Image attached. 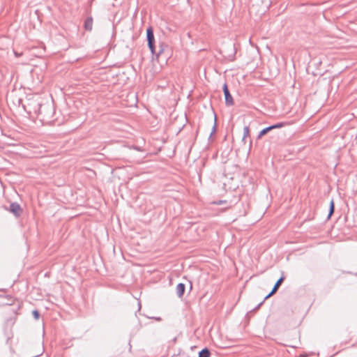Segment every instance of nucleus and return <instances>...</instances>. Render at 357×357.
<instances>
[{
	"mask_svg": "<svg viewBox=\"0 0 357 357\" xmlns=\"http://www.w3.org/2000/svg\"><path fill=\"white\" fill-rule=\"evenodd\" d=\"M211 353L210 351L207 348L203 349L199 353V357H210Z\"/></svg>",
	"mask_w": 357,
	"mask_h": 357,
	"instance_id": "9",
	"label": "nucleus"
},
{
	"mask_svg": "<svg viewBox=\"0 0 357 357\" xmlns=\"http://www.w3.org/2000/svg\"><path fill=\"white\" fill-rule=\"evenodd\" d=\"M214 132H215V127H213V128H212V130L211 131V133H210V134H211V135H213V134H214Z\"/></svg>",
	"mask_w": 357,
	"mask_h": 357,
	"instance_id": "14",
	"label": "nucleus"
},
{
	"mask_svg": "<svg viewBox=\"0 0 357 357\" xmlns=\"http://www.w3.org/2000/svg\"><path fill=\"white\" fill-rule=\"evenodd\" d=\"M37 105L38 106V108L33 109V112L35 113H38L39 115L42 116V117L45 118L46 116L45 112H46L47 109L48 107H50V106L43 105L40 104H37Z\"/></svg>",
	"mask_w": 357,
	"mask_h": 357,
	"instance_id": "5",
	"label": "nucleus"
},
{
	"mask_svg": "<svg viewBox=\"0 0 357 357\" xmlns=\"http://www.w3.org/2000/svg\"><path fill=\"white\" fill-rule=\"evenodd\" d=\"M15 56H19L20 55V54L19 53H17V52H15Z\"/></svg>",
	"mask_w": 357,
	"mask_h": 357,
	"instance_id": "16",
	"label": "nucleus"
},
{
	"mask_svg": "<svg viewBox=\"0 0 357 357\" xmlns=\"http://www.w3.org/2000/svg\"><path fill=\"white\" fill-rule=\"evenodd\" d=\"M33 315L36 319H38L40 317V314L37 310L33 311Z\"/></svg>",
	"mask_w": 357,
	"mask_h": 357,
	"instance_id": "11",
	"label": "nucleus"
},
{
	"mask_svg": "<svg viewBox=\"0 0 357 357\" xmlns=\"http://www.w3.org/2000/svg\"><path fill=\"white\" fill-rule=\"evenodd\" d=\"M93 28V18L91 17H89L86 18L84 22V29L86 31H91Z\"/></svg>",
	"mask_w": 357,
	"mask_h": 357,
	"instance_id": "8",
	"label": "nucleus"
},
{
	"mask_svg": "<svg viewBox=\"0 0 357 357\" xmlns=\"http://www.w3.org/2000/svg\"><path fill=\"white\" fill-rule=\"evenodd\" d=\"M222 89H223V91H224V95H225V103L228 106H231L234 105V100H233V98L231 96V95L230 94L229 91V89H228V87H227V85L226 83L224 84L223 86H222Z\"/></svg>",
	"mask_w": 357,
	"mask_h": 357,
	"instance_id": "2",
	"label": "nucleus"
},
{
	"mask_svg": "<svg viewBox=\"0 0 357 357\" xmlns=\"http://www.w3.org/2000/svg\"><path fill=\"white\" fill-rule=\"evenodd\" d=\"M250 135H243L242 140L245 141L248 137H250Z\"/></svg>",
	"mask_w": 357,
	"mask_h": 357,
	"instance_id": "13",
	"label": "nucleus"
},
{
	"mask_svg": "<svg viewBox=\"0 0 357 357\" xmlns=\"http://www.w3.org/2000/svg\"><path fill=\"white\" fill-rule=\"evenodd\" d=\"M185 284H183V283H179L178 284H177L176 286V294L177 296L179 297V298H181L183 294H184V292H185Z\"/></svg>",
	"mask_w": 357,
	"mask_h": 357,
	"instance_id": "7",
	"label": "nucleus"
},
{
	"mask_svg": "<svg viewBox=\"0 0 357 357\" xmlns=\"http://www.w3.org/2000/svg\"><path fill=\"white\" fill-rule=\"evenodd\" d=\"M261 136H262V135H259V136H258V139H259Z\"/></svg>",
	"mask_w": 357,
	"mask_h": 357,
	"instance_id": "17",
	"label": "nucleus"
},
{
	"mask_svg": "<svg viewBox=\"0 0 357 357\" xmlns=\"http://www.w3.org/2000/svg\"><path fill=\"white\" fill-rule=\"evenodd\" d=\"M333 212H334V202H333V201H331V204H330L328 218H330L331 216V215L333 213Z\"/></svg>",
	"mask_w": 357,
	"mask_h": 357,
	"instance_id": "10",
	"label": "nucleus"
},
{
	"mask_svg": "<svg viewBox=\"0 0 357 357\" xmlns=\"http://www.w3.org/2000/svg\"><path fill=\"white\" fill-rule=\"evenodd\" d=\"M0 148H2V146H0Z\"/></svg>",
	"mask_w": 357,
	"mask_h": 357,
	"instance_id": "18",
	"label": "nucleus"
},
{
	"mask_svg": "<svg viewBox=\"0 0 357 357\" xmlns=\"http://www.w3.org/2000/svg\"><path fill=\"white\" fill-rule=\"evenodd\" d=\"M146 38L148 40V46L153 54H155V38L153 35V30L152 27H149L146 30Z\"/></svg>",
	"mask_w": 357,
	"mask_h": 357,
	"instance_id": "1",
	"label": "nucleus"
},
{
	"mask_svg": "<svg viewBox=\"0 0 357 357\" xmlns=\"http://www.w3.org/2000/svg\"><path fill=\"white\" fill-rule=\"evenodd\" d=\"M162 52V50H160V52L157 54V56H158Z\"/></svg>",
	"mask_w": 357,
	"mask_h": 357,
	"instance_id": "15",
	"label": "nucleus"
},
{
	"mask_svg": "<svg viewBox=\"0 0 357 357\" xmlns=\"http://www.w3.org/2000/svg\"><path fill=\"white\" fill-rule=\"evenodd\" d=\"M250 128L249 126H245L243 128V134H249Z\"/></svg>",
	"mask_w": 357,
	"mask_h": 357,
	"instance_id": "12",
	"label": "nucleus"
},
{
	"mask_svg": "<svg viewBox=\"0 0 357 357\" xmlns=\"http://www.w3.org/2000/svg\"><path fill=\"white\" fill-rule=\"evenodd\" d=\"M284 277H281L275 284L272 291L264 298V300L267 299L272 295H273L278 289L280 286L282 284V282L284 281Z\"/></svg>",
	"mask_w": 357,
	"mask_h": 357,
	"instance_id": "6",
	"label": "nucleus"
},
{
	"mask_svg": "<svg viewBox=\"0 0 357 357\" xmlns=\"http://www.w3.org/2000/svg\"><path fill=\"white\" fill-rule=\"evenodd\" d=\"M284 125L283 123H277L264 128H262L259 130V134H266L268 132L272 131L274 129L280 128L283 127Z\"/></svg>",
	"mask_w": 357,
	"mask_h": 357,
	"instance_id": "4",
	"label": "nucleus"
},
{
	"mask_svg": "<svg viewBox=\"0 0 357 357\" xmlns=\"http://www.w3.org/2000/svg\"><path fill=\"white\" fill-rule=\"evenodd\" d=\"M10 211L15 216H20L22 213V208L19 204L14 202L10 205Z\"/></svg>",
	"mask_w": 357,
	"mask_h": 357,
	"instance_id": "3",
	"label": "nucleus"
}]
</instances>
